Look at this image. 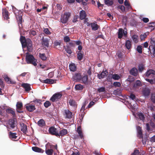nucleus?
<instances>
[{
    "mask_svg": "<svg viewBox=\"0 0 155 155\" xmlns=\"http://www.w3.org/2000/svg\"><path fill=\"white\" fill-rule=\"evenodd\" d=\"M20 40L22 45L23 48L26 47L29 52H31L32 50V43L31 40L29 38L26 39L25 37L21 36Z\"/></svg>",
    "mask_w": 155,
    "mask_h": 155,
    "instance_id": "obj_1",
    "label": "nucleus"
},
{
    "mask_svg": "<svg viewBox=\"0 0 155 155\" xmlns=\"http://www.w3.org/2000/svg\"><path fill=\"white\" fill-rule=\"evenodd\" d=\"M26 61L28 64H31L34 66L37 65L36 62L37 60L35 59L34 56L28 52L26 53Z\"/></svg>",
    "mask_w": 155,
    "mask_h": 155,
    "instance_id": "obj_2",
    "label": "nucleus"
},
{
    "mask_svg": "<svg viewBox=\"0 0 155 155\" xmlns=\"http://www.w3.org/2000/svg\"><path fill=\"white\" fill-rule=\"evenodd\" d=\"M8 125L7 126V128L9 129H14L16 127L17 122L14 119H10L7 121Z\"/></svg>",
    "mask_w": 155,
    "mask_h": 155,
    "instance_id": "obj_3",
    "label": "nucleus"
},
{
    "mask_svg": "<svg viewBox=\"0 0 155 155\" xmlns=\"http://www.w3.org/2000/svg\"><path fill=\"white\" fill-rule=\"evenodd\" d=\"M62 95V94L60 93H56L52 95L50 100L53 102L57 101L61 98Z\"/></svg>",
    "mask_w": 155,
    "mask_h": 155,
    "instance_id": "obj_4",
    "label": "nucleus"
},
{
    "mask_svg": "<svg viewBox=\"0 0 155 155\" xmlns=\"http://www.w3.org/2000/svg\"><path fill=\"white\" fill-rule=\"evenodd\" d=\"M49 132L50 134L59 137V130L54 127H51L49 128Z\"/></svg>",
    "mask_w": 155,
    "mask_h": 155,
    "instance_id": "obj_5",
    "label": "nucleus"
},
{
    "mask_svg": "<svg viewBox=\"0 0 155 155\" xmlns=\"http://www.w3.org/2000/svg\"><path fill=\"white\" fill-rule=\"evenodd\" d=\"M2 15L4 19L7 20L9 18V14L8 11L6 8L2 9Z\"/></svg>",
    "mask_w": 155,
    "mask_h": 155,
    "instance_id": "obj_6",
    "label": "nucleus"
},
{
    "mask_svg": "<svg viewBox=\"0 0 155 155\" xmlns=\"http://www.w3.org/2000/svg\"><path fill=\"white\" fill-rule=\"evenodd\" d=\"M17 20L18 21L19 28L22 27V18L20 15H17L16 16Z\"/></svg>",
    "mask_w": 155,
    "mask_h": 155,
    "instance_id": "obj_7",
    "label": "nucleus"
},
{
    "mask_svg": "<svg viewBox=\"0 0 155 155\" xmlns=\"http://www.w3.org/2000/svg\"><path fill=\"white\" fill-rule=\"evenodd\" d=\"M61 22L63 23H67L68 21V13H66L63 15L61 16Z\"/></svg>",
    "mask_w": 155,
    "mask_h": 155,
    "instance_id": "obj_8",
    "label": "nucleus"
},
{
    "mask_svg": "<svg viewBox=\"0 0 155 155\" xmlns=\"http://www.w3.org/2000/svg\"><path fill=\"white\" fill-rule=\"evenodd\" d=\"M127 34V32L126 31L123 30L121 28H120L118 30V38H121L122 37L123 34H124V36H126Z\"/></svg>",
    "mask_w": 155,
    "mask_h": 155,
    "instance_id": "obj_9",
    "label": "nucleus"
},
{
    "mask_svg": "<svg viewBox=\"0 0 155 155\" xmlns=\"http://www.w3.org/2000/svg\"><path fill=\"white\" fill-rule=\"evenodd\" d=\"M21 131L24 134H26L27 132V127L26 125L24 123H20Z\"/></svg>",
    "mask_w": 155,
    "mask_h": 155,
    "instance_id": "obj_10",
    "label": "nucleus"
},
{
    "mask_svg": "<svg viewBox=\"0 0 155 155\" xmlns=\"http://www.w3.org/2000/svg\"><path fill=\"white\" fill-rule=\"evenodd\" d=\"M21 86L23 87L27 92H28L31 90L30 85L28 83H22Z\"/></svg>",
    "mask_w": 155,
    "mask_h": 155,
    "instance_id": "obj_11",
    "label": "nucleus"
},
{
    "mask_svg": "<svg viewBox=\"0 0 155 155\" xmlns=\"http://www.w3.org/2000/svg\"><path fill=\"white\" fill-rule=\"evenodd\" d=\"M74 116L72 113L71 111L68 110V119H70V124H72L74 123Z\"/></svg>",
    "mask_w": 155,
    "mask_h": 155,
    "instance_id": "obj_12",
    "label": "nucleus"
},
{
    "mask_svg": "<svg viewBox=\"0 0 155 155\" xmlns=\"http://www.w3.org/2000/svg\"><path fill=\"white\" fill-rule=\"evenodd\" d=\"M32 149L33 151L38 153H43L44 151V150H42V149L37 147H32Z\"/></svg>",
    "mask_w": 155,
    "mask_h": 155,
    "instance_id": "obj_13",
    "label": "nucleus"
},
{
    "mask_svg": "<svg viewBox=\"0 0 155 155\" xmlns=\"http://www.w3.org/2000/svg\"><path fill=\"white\" fill-rule=\"evenodd\" d=\"M6 112L7 113L11 114L13 117H15L16 114L15 111L12 108H8L6 110Z\"/></svg>",
    "mask_w": 155,
    "mask_h": 155,
    "instance_id": "obj_14",
    "label": "nucleus"
},
{
    "mask_svg": "<svg viewBox=\"0 0 155 155\" xmlns=\"http://www.w3.org/2000/svg\"><path fill=\"white\" fill-rule=\"evenodd\" d=\"M41 44L42 45H44L46 47H48L49 45V41L47 38H43L42 39Z\"/></svg>",
    "mask_w": 155,
    "mask_h": 155,
    "instance_id": "obj_15",
    "label": "nucleus"
},
{
    "mask_svg": "<svg viewBox=\"0 0 155 155\" xmlns=\"http://www.w3.org/2000/svg\"><path fill=\"white\" fill-rule=\"evenodd\" d=\"M141 86V82L139 80L137 81L134 84L133 88L135 90L138 89Z\"/></svg>",
    "mask_w": 155,
    "mask_h": 155,
    "instance_id": "obj_16",
    "label": "nucleus"
},
{
    "mask_svg": "<svg viewBox=\"0 0 155 155\" xmlns=\"http://www.w3.org/2000/svg\"><path fill=\"white\" fill-rule=\"evenodd\" d=\"M42 82L48 84H52L54 83V80L52 79H47L45 80L41 81Z\"/></svg>",
    "mask_w": 155,
    "mask_h": 155,
    "instance_id": "obj_17",
    "label": "nucleus"
},
{
    "mask_svg": "<svg viewBox=\"0 0 155 155\" xmlns=\"http://www.w3.org/2000/svg\"><path fill=\"white\" fill-rule=\"evenodd\" d=\"M130 73L131 74L134 76H137V70L135 68H133L130 70Z\"/></svg>",
    "mask_w": 155,
    "mask_h": 155,
    "instance_id": "obj_18",
    "label": "nucleus"
},
{
    "mask_svg": "<svg viewBox=\"0 0 155 155\" xmlns=\"http://www.w3.org/2000/svg\"><path fill=\"white\" fill-rule=\"evenodd\" d=\"M77 58L79 60H81L83 58V53L81 51H77Z\"/></svg>",
    "mask_w": 155,
    "mask_h": 155,
    "instance_id": "obj_19",
    "label": "nucleus"
},
{
    "mask_svg": "<svg viewBox=\"0 0 155 155\" xmlns=\"http://www.w3.org/2000/svg\"><path fill=\"white\" fill-rule=\"evenodd\" d=\"M146 75L147 77H149L151 75H155V71L152 70H149L147 71L145 74Z\"/></svg>",
    "mask_w": 155,
    "mask_h": 155,
    "instance_id": "obj_20",
    "label": "nucleus"
},
{
    "mask_svg": "<svg viewBox=\"0 0 155 155\" xmlns=\"http://www.w3.org/2000/svg\"><path fill=\"white\" fill-rule=\"evenodd\" d=\"M77 67L74 63H71L69 65V68L71 71H74L76 70Z\"/></svg>",
    "mask_w": 155,
    "mask_h": 155,
    "instance_id": "obj_21",
    "label": "nucleus"
},
{
    "mask_svg": "<svg viewBox=\"0 0 155 155\" xmlns=\"http://www.w3.org/2000/svg\"><path fill=\"white\" fill-rule=\"evenodd\" d=\"M26 109L30 112H32L35 109V105H29L26 106Z\"/></svg>",
    "mask_w": 155,
    "mask_h": 155,
    "instance_id": "obj_22",
    "label": "nucleus"
},
{
    "mask_svg": "<svg viewBox=\"0 0 155 155\" xmlns=\"http://www.w3.org/2000/svg\"><path fill=\"white\" fill-rule=\"evenodd\" d=\"M4 78L5 81L8 84H14V82L12 81L11 79L9 78L7 75H5L4 76Z\"/></svg>",
    "mask_w": 155,
    "mask_h": 155,
    "instance_id": "obj_23",
    "label": "nucleus"
},
{
    "mask_svg": "<svg viewBox=\"0 0 155 155\" xmlns=\"http://www.w3.org/2000/svg\"><path fill=\"white\" fill-rule=\"evenodd\" d=\"M67 133V130L66 129H63L60 130V132L59 133V137L60 136H63L65 135Z\"/></svg>",
    "mask_w": 155,
    "mask_h": 155,
    "instance_id": "obj_24",
    "label": "nucleus"
},
{
    "mask_svg": "<svg viewBox=\"0 0 155 155\" xmlns=\"http://www.w3.org/2000/svg\"><path fill=\"white\" fill-rule=\"evenodd\" d=\"M80 16L81 19H84L86 17L85 12L84 10L81 11L80 13Z\"/></svg>",
    "mask_w": 155,
    "mask_h": 155,
    "instance_id": "obj_25",
    "label": "nucleus"
},
{
    "mask_svg": "<svg viewBox=\"0 0 155 155\" xmlns=\"http://www.w3.org/2000/svg\"><path fill=\"white\" fill-rule=\"evenodd\" d=\"M16 135V133H13L10 131L9 132V137L10 139H13V140L15 139L17 137Z\"/></svg>",
    "mask_w": 155,
    "mask_h": 155,
    "instance_id": "obj_26",
    "label": "nucleus"
},
{
    "mask_svg": "<svg viewBox=\"0 0 155 155\" xmlns=\"http://www.w3.org/2000/svg\"><path fill=\"white\" fill-rule=\"evenodd\" d=\"M16 109L22 110L23 107V104L22 102H18L16 105Z\"/></svg>",
    "mask_w": 155,
    "mask_h": 155,
    "instance_id": "obj_27",
    "label": "nucleus"
},
{
    "mask_svg": "<svg viewBox=\"0 0 155 155\" xmlns=\"http://www.w3.org/2000/svg\"><path fill=\"white\" fill-rule=\"evenodd\" d=\"M38 124L40 127H43L45 125V122L42 119L39 120L38 122Z\"/></svg>",
    "mask_w": 155,
    "mask_h": 155,
    "instance_id": "obj_28",
    "label": "nucleus"
},
{
    "mask_svg": "<svg viewBox=\"0 0 155 155\" xmlns=\"http://www.w3.org/2000/svg\"><path fill=\"white\" fill-rule=\"evenodd\" d=\"M107 72L106 71L102 72L101 74L98 75V77L100 79L103 78L107 75Z\"/></svg>",
    "mask_w": 155,
    "mask_h": 155,
    "instance_id": "obj_29",
    "label": "nucleus"
},
{
    "mask_svg": "<svg viewBox=\"0 0 155 155\" xmlns=\"http://www.w3.org/2000/svg\"><path fill=\"white\" fill-rule=\"evenodd\" d=\"M150 91L148 89L146 88L143 91V94L145 96H148L150 94Z\"/></svg>",
    "mask_w": 155,
    "mask_h": 155,
    "instance_id": "obj_30",
    "label": "nucleus"
},
{
    "mask_svg": "<svg viewBox=\"0 0 155 155\" xmlns=\"http://www.w3.org/2000/svg\"><path fill=\"white\" fill-rule=\"evenodd\" d=\"M77 132L81 137L82 138L83 137V135L81 127L79 126L78 127Z\"/></svg>",
    "mask_w": 155,
    "mask_h": 155,
    "instance_id": "obj_31",
    "label": "nucleus"
},
{
    "mask_svg": "<svg viewBox=\"0 0 155 155\" xmlns=\"http://www.w3.org/2000/svg\"><path fill=\"white\" fill-rule=\"evenodd\" d=\"M91 27L94 30H96L98 29V25L96 24L92 23L91 24Z\"/></svg>",
    "mask_w": 155,
    "mask_h": 155,
    "instance_id": "obj_32",
    "label": "nucleus"
},
{
    "mask_svg": "<svg viewBox=\"0 0 155 155\" xmlns=\"http://www.w3.org/2000/svg\"><path fill=\"white\" fill-rule=\"evenodd\" d=\"M125 46L127 49L128 50L130 49L131 46L130 41L129 40H127L126 41L125 44Z\"/></svg>",
    "mask_w": 155,
    "mask_h": 155,
    "instance_id": "obj_33",
    "label": "nucleus"
},
{
    "mask_svg": "<svg viewBox=\"0 0 155 155\" xmlns=\"http://www.w3.org/2000/svg\"><path fill=\"white\" fill-rule=\"evenodd\" d=\"M75 88L77 90H81L83 89V86L81 84H77L75 85Z\"/></svg>",
    "mask_w": 155,
    "mask_h": 155,
    "instance_id": "obj_34",
    "label": "nucleus"
},
{
    "mask_svg": "<svg viewBox=\"0 0 155 155\" xmlns=\"http://www.w3.org/2000/svg\"><path fill=\"white\" fill-rule=\"evenodd\" d=\"M74 78L76 80H79L81 79V75L77 73L73 76Z\"/></svg>",
    "mask_w": 155,
    "mask_h": 155,
    "instance_id": "obj_35",
    "label": "nucleus"
},
{
    "mask_svg": "<svg viewBox=\"0 0 155 155\" xmlns=\"http://www.w3.org/2000/svg\"><path fill=\"white\" fill-rule=\"evenodd\" d=\"M112 76V78L115 80H119L120 78V76L117 74H113Z\"/></svg>",
    "mask_w": 155,
    "mask_h": 155,
    "instance_id": "obj_36",
    "label": "nucleus"
},
{
    "mask_svg": "<svg viewBox=\"0 0 155 155\" xmlns=\"http://www.w3.org/2000/svg\"><path fill=\"white\" fill-rule=\"evenodd\" d=\"M53 150L51 149L45 150V153L48 155H52L53 154Z\"/></svg>",
    "mask_w": 155,
    "mask_h": 155,
    "instance_id": "obj_37",
    "label": "nucleus"
},
{
    "mask_svg": "<svg viewBox=\"0 0 155 155\" xmlns=\"http://www.w3.org/2000/svg\"><path fill=\"white\" fill-rule=\"evenodd\" d=\"M105 3L107 5L109 6L112 5L113 2L112 1L109 0H104Z\"/></svg>",
    "mask_w": 155,
    "mask_h": 155,
    "instance_id": "obj_38",
    "label": "nucleus"
},
{
    "mask_svg": "<svg viewBox=\"0 0 155 155\" xmlns=\"http://www.w3.org/2000/svg\"><path fill=\"white\" fill-rule=\"evenodd\" d=\"M138 115L139 118L142 120H143L144 119L145 117L143 114L142 113H139L138 114Z\"/></svg>",
    "mask_w": 155,
    "mask_h": 155,
    "instance_id": "obj_39",
    "label": "nucleus"
},
{
    "mask_svg": "<svg viewBox=\"0 0 155 155\" xmlns=\"http://www.w3.org/2000/svg\"><path fill=\"white\" fill-rule=\"evenodd\" d=\"M132 39L133 41L135 43H137L138 41V36L136 35H134L133 36Z\"/></svg>",
    "mask_w": 155,
    "mask_h": 155,
    "instance_id": "obj_40",
    "label": "nucleus"
},
{
    "mask_svg": "<svg viewBox=\"0 0 155 155\" xmlns=\"http://www.w3.org/2000/svg\"><path fill=\"white\" fill-rule=\"evenodd\" d=\"M40 56L41 58L43 60H45L47 59L46 56H45V54H40Z\"/></svg>",
    "mask_w": 155,
    "mask_h": 155,
    "instance_id": "obj_41",
    "label": "nucleus"
},
{
    "mask_svg": "<svg viewBox=\"0 0 155 155\" xmlns=\"http://www.w3.org/2000/svg\"><path fill=\"white\" fill-rule=\"evenodd\" d=\"M51 105V103L49 101H47L44 103V105L46 108H48Z\"/></svg>",
    "mask_w": 155,
    "mask_h": 155,
    "instance_id": "obj_42",
    "label": "nucleus"
},
{
    "mask_svg": "<svg viewBox=\"0 0 155 155\" xmlns=\"http://www.w3.org/2000/svg\"><path fill=\"white\" fill-rule=\"evenodd\" d=\"M88 78L87 76H84L82 78V81L84 83H86L87 82Z\"/></svg>",
    "mask_w": 155,
    "mask_h": 155,
    "instance_id": "obj_43",
    "label": "nucleus"
},
{
    "mask_svg": "<svg viewBox=\"0 0 155 155\" xmlns=\"http://www.w3.org/2000/svg\"><path fill=\"white\" fill-rule=\"evenodd\" d=\"M117 8L120 9L123 12H124L125 10V8L123 5H119L117 6Z\"/></svg>",
    "mask_w": 155,
    "mask_h": 155,
    "instance_id": "obj_44",
    "label": "nucleus"
},
{
    "mask_svg": "<svg viewBox=\"0 0 155 155\" xmlns=\"http://www.w3.org/2000/svg\"><path fill=\"white\" fill-rule=\"evenodd\" d=\"M29 33L30 35H32L33 36H35L36 35V32L35 31L31 30L29 32Z\"/></svg>",
    "mask_w": 155,
    "mask_h": 155,
    "instance_id": "obj_45",
    "label": "nucleus"
},
{
    "mask_svg": "<svg viewBox=\"0 0 155 155\" xmlns=\"http://www.w3.org/2000/svg\"><path fill=\"white\" fill-rule=\"evenodd\" d=\"M70 104L72 106L74 107L75 105V102L73 100H70L69 102Z\"/></svg>",
    "mask_w": 155,
    "mask_h": 155,
    "instance_id": "obj_46",
    "label": "nucleus"
},
{
    "mask_svg": "<svg viewBox=\"0 0 155 155\" xmlns=\"http://www.w3.org/2000/svg\"><path fill=\"white\" fill-rule=\"evenodd\" d=\"M147 35L145 33H144L143 35H141L140 36V39L142 41L144 40L145 39V38H146Z\"/></svg>",
    "mask_w": 155,
    "mask_h": 155,
    "instance_id": "obj_47",
    "label": "nucleus"
},
{
    "mask_svg": "<svg viewBox=\"0 0 155 155\" xmlns=\"http://www.w3.org/2000/svg\"><path fill=\"white\" fill-rule=\"evenodd\" d=\"M137 50L139 53H141L142 52V48L141 46H138L137 48Z\"/></svg>",
    "mask_w": 155,
    "mask_h": 155,
    "instance_id": "obj_48",
    "label": "nucleus"
},
{
    "mask_svg": "<svg viewBox=\"0 0 155 155\" xmlns=\"http://www.w3.org/2000/svg\"><path fill=\"white\" fill-rule=\"evenodd\" d=\"M44 32L47 35H50L51 34L48 28H45L44 30Z\"/></svg>",
    "mask_w": 155,
    "mask_h": 155,
    "instance_id": "obj_49",
    "label": "nucleus"
},
{
    "mask_svg": "<svg viewBox=\"0 0 155 155\" xmlns=\"http://www.w3.org/2000/svg\"><path fill=\"white\" fill-rule=\"evenodd\" d=\"M127 80L129 82H132L134 81V79L133 77L130 76L127 79Z\"/></svg>",
    "mask_w": 155,
    "mask_h": 155,
    "instance_id": "obj_50",
    "label": "nucleus"
},
{
    "mask_svg": "<svg viewBox=\"0 0 155 155\" xmlns=\"http://www.w3.org/2000/svg\"><path fill=\"white\" fill-rule=\"evenodd\" d=\"M97 91L99 92H104L105 91V88L104 87H101L98 88Z\"/></svg>",
    "mask_w": 155,
    "mask_h": 155,
    "instance_id": "obj_51",
    "label": "nucleus"
},
{
    "mask_svg": "<svg viewBox=\"0 0 155 155\" xmlns=\"http://www.w3.org/2000/svg\"><path fill=\"white\" fill-rule=\"evenodd\" d=\"M143 69H144V67L143 64H141L139 65V70L140 71V72L142 71L143 70Z\"/></svg>",
    "mask_w": 155,
    "mask_h": 155,
    "instance_id": "obj_52",
    "label": "nucleus"
},
{
    "mask_svg": "<svg viewBox=\"0 0 155 155\" xmlns=\"http://www.w3.org/2000/svg\"><path fill=\"white\" fill-rule=\"evenodd\" d=\"M139 153V150H135L134 151L133 153L131 154V155H138Z\"/></svg>",
    "mask_w": 155,
    "mask_h": 155,
    "instance_id": "obj_53",
    "label": "nucleus"
},
{
    "mask_svg": "<svg viewBox=\"0 0 155 155\" xmlns=\"http://www.w3.org/2000/svg\"><path fill=\"white\" fill-rule=\"evenodd\" d=\"M113 84L115 86L117 87H119L121 85L120 83V82H114Z\"/></svg>",
    "mask_w": 155,
    "mask_h": 155,
    "instance_id": "obj_54",
    "label": "nucleus"
},
{
    "mask_svg": "<svg viewBox=\"0 0 155 155\" xmlns=\"http://www.w3.org/2000/svg\"><path fill=\"white\" fill-rule=\"evenodd\" d=\"M91 0H81V2L83 5H85L89 1Z\"/></svg>",
    "mask_w": 155,
    "mask_h": 155,
    "instance_id": "obj_55",
    "label": "nucleus"
},
{
    "mask_svg": "<svg viewBox=\"0 0 155 155\" xmlns=\"http://www.w3.org/2000/svg\"><path fill=\"white\" fill-rule=\"evenodd\" d=\"M63 32L65 35L67 34L68 33V29L66 28H64L63 30Z\"/></svg>",
    "mask_w": 155,
    "mask_h": 155,
    "instance_id": "obj_56",
    "label": "nucleus"
},
{
    "mask_svg": "<svg viewBox=\"0 0 155 155\" xmlns=\"http://www.w3.org/2000/svg\"><path fill=\"white\" fill-rule=\"evenodd\" d=\"M33 102L35 103H38L40 104H41V100L39 99H36L33 101Z\"/></svg>",
    "mask_w": 155,
    "mask_h": 155,
    "instance_id": "obj_57",
    "label": "nucleus"
},
{
    "mask_svg": "<svg viewBox=\"0 0 155 155\" xmlns=\"http://www.w3.org/2000/svg\"><path fill=\"white\" fill-rule=\"evenodd\" d=\"M56 6L57 9L59 10H60L62 8V6L61 5L59 4H57Z\"/></svg>",
    "mask_w": 155,
    "mask_h": 155,
    "instance_id": "obj_58",
    "label": "nucleus"
},
{
    "mask_svg": "<svg viewBox=\"0 0 155 155\" xmlns=\"http://www.w3.org/2000/svg\"><path fill=\"white\" fill-rule=\"evenodd\" d=\"M151 44L153 46H154V45H155V41L154 39H151Z\"/></svg>",
    "mask_w": 155,
    "mask_h": 155,
    "instance_id": "obj_59",
    "label": "nucleus"
},
{
    "mask_svg": "<svg viewBox=\"0 0 155 155\" xmlns=\"http://www.w3.org/2000/svg\"><path fill=\"white\" fill-rule=\"evenodd\" d=\"M130 98L133 100H134L135 98V96L133 94H131L130 95Z\"/></svg>",
    "mask_w": 155,
    "mask_h": 155,
    "instance_id": "obj_60",
    "label": "nucleus"
},
{
    "mask_svg": "<svg viewBox=\"0 0 155 155\" xmlns=\"http://www.w3.org/2000/svg\"><path fill=\"white\" fill-rule=\"evenodd\" d=\"M60 44L61 42L60 41H55L54 42V45L55 46H57L58 45H60Z\"/></svg>",
    "mask_w": 155,
    "mask_h": 155,
    "instance_id": "obj_61",
    "label": "nucleus"
},
{
    "mask_svg": "<svg viewBox=\"0 0 155 155\" xmlns=\"http://www.w3.org/2000/svg\"><path fill=\"white\" fill-rule=\"evenodd\" d=\"M0 86H1L2 87H4V86L3 81L1 79H0Z\"/></svg>",
    "mask_w": 155,
    "mask_h": 155,
    "instance_id": "obj_62",
    "label": "nucleus"
},
{
    "mask_svg": "<svg viewBox=\"0 0 155 155\" xmlns=\"http://www.w3.org/2000/svg\"><path fill=\"white\" fill-rule=\"evenodd\" d=\"M149 27H155V23H151L149 24Z\"/></svg>",
    "mask_w": 155,
    "mask_h": 155,
    "instance_id": "obj_63",
    "label": "nucleus"
},
{
    "mask_svg": "<svg viewBox=\"0 0 155 155\" xmlns=\"http://www.w3.org/2000/svg\"><path fill=\"white\" fill-rule=\"evenodd\" d=\"M151 100L153 102L155 103V96L152 95L151 97Z\"/></svg>",
    "mask_w": 155,
    "mask_h": 155,
    "instance_id": "obj_64",
    "label": "nucleus"
}]
</instances>
